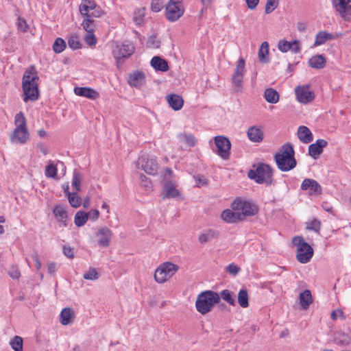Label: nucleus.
Returning <instances> with one entry per match:
<instances>
[{
  "label": "nucleus",
  "mask_w": 351,
  "mask_h": 351,
  "mask_svg": "<svg viewBox=\"0 0 351 351\" xmlns=\"http://www.w3.org/2000/svg\"><path fill=\"white\" fill-rule=\"evenodd\" d=\"M147 44L149 47L154 48L159 47L160 43L156 40V37H152L147 42Z\"/></svg>",
  "instance_id": "774afa93"
},
{
  "label": "nucleus",
  "mask_w": 351,
  "mask_h": 351,
  "mask_svg": "<svg viewBox=\"0 0 351 351\" xmlns=\"http://www.w3.org/2000/svg\"><path fill=\"white\" fill-rule=\"evenodd\" d=\"M74 93L76 95L84 97L90 99H96L99 97V93L89 87H75Z\"/></svg>",
  "instance_id": "5701e85b"
},
{
  "label": "nucleus",
  "mask_w": 351,
  "mask_h": 351,
  "mask_svg": "<svg viewBox=\"0 0 351 351\" xmlns=\"http://www.w3.org/2000/svg\"><path fill=\"white\" fill-rule=\"evenodd\" d=\"M134 52V47L131 43H123L118 45L114 50L113 54L116 59L128 58Z\"/></svg>",
  "instance_id": "6ab92c4d"
},
{
  "label": "nucleus",
  "mask_w": 351,
  "mask_h": 351,
  "mask_svg": "<svg viewBox=\"0 0 351 351\" xmlns=\"http://www.w3.org/2000/svg\"><path fill=\"white\" fill-rule=\"evenodd\" d=\"M150 64L156 71L165 72L169 69L167 61L159 56L153 57Z\"/></svg>",
  "instance_id": "7c9ffc66"
},
{
  "label": "nucleus",
  "mask_w": 351,
  "mask_h": 351,
  "mask_svg": "<svg viewBox=\"0 0 351 351\" xmlns=\"http://www.w3.org/2000/svg\"><path fill=\"white\" fill-rule=\"evenodd\" d=\"M247 137L254 143H260L263 140L264 133L258 126H251L247 130Z\"/></svg>",
  "instance_id": "393cba45"
},
{
  "label": "nucleus",
  "mask_w": 351,
  "mask_h": 351,
  "mask_svg": "<svg viewBox=\"0 0 351 351\" xmlns=\"http://www.w3.org/2000/svg\"><path fill=\"white\" fill-rule=\"evenodd\" d=\"M143 14L141 13V12L140 10H138V12H135L134 20L136 24L140 25L141 23V22L143 21Z\"/></svg>",
  "instance_id": "338daca9"
},
{
  "label": "nucleus",
  "mask_w": 351,
  "mask_h": 351,
  "mask_svg": "<svg viewBox=\"0 0 351 351\" xmlns=\"http://www.w3.org/2000/svg\"><path fill=\"white\" fill-rule=\"evenodd\" d=\"M57 168L52 163H50L46 167L45 176L48 178H56L57 176Z\"/></svg>",
  "instance_id": "3c124183"
},
{
  "label": "nucleus",
  "mask_w": 351,
  "mask_h": 351,
  "mask_svg": "<svg viewBox=\"0 0 351 351\" xmlns=\"http://www.w3.org/2000/svg\"><path fill=\"white\" fill-rule=\"evenodd\" d=\"M279 0H267L265 5V12L267 14L272 12L278 5Z\"/></svg>",
  "instance_id": "8fccbe9b"
},
{
  "label": "nucleus",
  "mask_w": 351,
  "mask_h": 351,
  "mask_svg": "<svg viewBox=\"0 0 351 351\" xmlns=\"http://www.w3.org/2000/svg\"><path fill=\"white\" fill-rule=\"evenodd\" d=\"M16 25H17L18 29L23 32H26L29 28V26H28L26 21L21 16L18 17Z\"/></svg>",
  "instance_id": "6e6d98bb"
},
{
  "label": "nucleus",
  "mask_w": 351,
  "mask_h": 351,
  "mask_svg": "<svg viewBox=\"0 0 351 351\" xmlns=\"http://www.w3.org/2000/svg\"><path fill=\"white\" fill-rule=\"evenodd\" d=\"M249 297L247 289H242L238 293V303L241 307H247L249 306Z\"/></svg>",
  "instance_id": "a19ab883"
},
{
  "label": "nucleus",
  "mask_w": 351,
  "mask_h": 351,
  "mask_svg": "<svg viewBox=\"0 0 351 351\" xmlns=\"http://www.w3.org/2000/svg\"><path fill=\"white\" fill-rule=\"evenodd\" d=\"M99 276L95 268H90L83 275V278L85 280H96L99 278Z\"/></svg>",
  "instance_id": "09e8293b"
},
{
  "label": "nucleus",
  "mask_w": 351,
  "mask_h": 351,
  "mask_svg": "<svg viewBox=\"0 0 351 351\" xmlns=\"http://www.w3.org/2000/svg\"><path fill=\"white\" fill-rule=\"evenodd\" d=\"M31 257L36 263V269L39 270L41 268L42 264L40 261V257H39L38 252L35 251L33 253H32Z\"/></svg>",
  "instance_id": "bf43d9fd"
},
{
  "label": "nucleus",
  "mask_w": 351,
  "mask_h": 351,
  "mask_svg": "<svg viewBox=\"0 0 351 351\" xmlns=\"http://www.w3.org/2000/svg\"><path fill=\"white\" fill-rule=\"evenodd\" d=\"M217 148L216 153L223 159H228L230 155L231 143L228 138L219 135L214 138Z\"/></svg>",
  "instance_id": "9d476101"
},
{
  "label": "nucleus",
  "mask_w": 351,
  "mask_h": 351,
  "mask_svg": "<svg viewBox=\"0 0 351 351\" xmlns=\"http://www.w3.org/2000/svg\"><path fill=\"white\" fill-rule=\"evenodd\" d=\"M330 316L333 320L337 319V317H341L342 319L344 318L343 313L341 308H337L336 310L332 311L331 312Z\"/></svg>",
  "instance_id": "680f3d73"
},
{
  "label": "nucleus",
  "mask_w": 351,
  "mask_h": 351,
  "mask_svg": "<svg viewBox=\"0 0 351 351\" xmlns=\"http://www.w3.org/2000/svg\"><path fill=\"white\" fill-rule=\"evenodd\" d=\"M8 274L13 279H19L21 276L20 271L15 267H12V269L8 272Z\"/></svg>",
  "instance_id": "0e129e2a"
},
{
  "label": "nucleus",
  "mask_w": 351,
  "mask_h": 351,
  "mask_svg": "<svg viewBox=\"0 0 351 351\" xmlns=\"http://www.w3.org/2000/svg\"><path fill=\"white\" fill-rule=\"evenodd\" d=\"M298 101L302 104H308L315 98V94L309 90V85L298 86L295 89Z\"/></svg>",
  "instance_id": "4468645a"
},
{
  "label": "nucleus",
  "mask_w": 351,
  "mask_h": 351,
  "mask_svg": "<svg viewBox=\"0 0 351 351\" xmlns=\"http://www.w3.org/2000/svg\"><path fill=\"white\" fill-rule=\"evenodd\" d=\"M306 228L319 233L321 228V221L317 219H313L312 220L306 222Z\"/></svg>",
  "instance_id": "49530a36"
},
{
  "label": "nucleus",
  "mask_w": 351,
  "mask_h": 351,
  "mask_svg": "<svg viewBox=\"0 0 351 351\" xmlns=\"http://www.w3.org/2000/svg\"><path fill=\"white\" fill-rule=\"evenodd\" d=\"M29 138L30 134L27 129L14 128L10 135L11 143L21 145L25 144L29 140Z\"/></svg>",
  "instance_id": "f3484780"
},
{
  "label": "nucleus",
  "mask_w": 351,
  "mask_h": 351,
  "mask_svg": "<svg viewBox=\"0 0 351 351\" xmlns=\"http://www.w3.org/2000/svg\"><path fill=\"white\" fill-rule=\"evenodd\" d=\"M221 219L225 222L229 223H237L241 221V219H240L239 212L230 209H226L222 212Z\"/></svg>",
  "instance_id": "c85d7f7f"
},
{
  "label": "nucleus",
  "mask_w": 351,
  "mask_h": 351,
  "mask_svg": "<svg viewBox=\"0 0 351 351\" xmlns=\"http://www.w3.org/2000/svg\"><path fill=\"white\" fill-rule=\"evenodd\" d=\"M232 210L238 211L240 215V219L244 220L246 217H251L258 213L257 206L248 201L241 199H235L231 205Z\"/></svg>",
  "instance_id": "423d86ee"
},
{
  "label": "nucleus",
  "mask_w": 351,
  "mask_h": 351,
  "mask_svg": "<svg viewBox=\"0 0 351 351\" xmlns=\"http://www.w3.org/2000/svg\"><path fill=\"white\" fill-rule=\"evenodd\" d=\"M294 156L295 151L292 145L289 143L284 144L274 155V160L278 168L285 172L294 169L297 165Z\"/></svg>",
  "instance_id": "f03ea898"
},
{
  "label": "nucleus",
  "mask_w": 351,
  "mask_h": 351,
  "mask_svg": "<svg viewBox=\"0 0 351 351\" xmlns=\"http://www.w3.org/2000/svg\"><path fill=\"white\" fill-rule=\"evenodd\" d=\"M300 188L302 191H307L310 195H319L322 193V186L313 179L305 178Z\"/></svg>",
  "instance_id": "dca6fc26"
},
{
  "label": "nucleus",
  "mask_w": 351,
  "mask_h": 351,
  "mask_svg": "<svg viewBox=\"0 0 351 351\" xmlns=\"http://www.w3.org/2000/svg\"><path fill=\"white\" fill-rule=\"evenodd\" d=\"M138 164L141 166V169L150 175L156 174L158 165L155 158L143 156L139 158Z\"/></svg>",
  "instance_id": "2eb2a0df"
},
{
  "label": "nucleus",
  "mask_w": 351,
  "mask_h": 351,
  "mask_svg": "<svg viewBox=\"0 0 351 351\" xmlns=\"http://www.w3.org/2000/svg\"><path fill=\"white\" fill-rule=\"evenodd\" d=\"M327 145L328 142L324 139L317 140L315 143L308 146V154L314 159H317L322 153L323 148L326 147Z\"/></svg>",
  "instance_id": "412c9836"
},
{
  "label": "nucleus",
  "mask_w": 351,
  "mask_h": 351,
  "mask_svg": "<svg viewBox=\"0 0 351 351\" xmlns=\"http://www.w3.org/2000/svg\"><path fill=\"white\" fill-rule=\"evenodd\" d=\"M139 179L141 181V185L146 190L149 191L152 189L151 181L143 173L140 174Z\"/></svg>",
  "instance_id": "603ef678"
},
{
  "label": "nucleus",
  "mask_w": 351,
  "mask_h": 351,
  "mask_svg": "<svg viewBox=\"0 0 351 351\" xmlns=\"http://www.w3.org/2000/svg\"><path fill=\"white\" fill-rule=\"evenodd\" d=\"M247 8L250 10H254L257 7L259 0H245Z\"/></svg>",
  "instance_id": "69168bd1"
},
{
  "label": "nucleus",
  "mask_w": 351,
  "mask_h": 351,
  "mask_svg": "<svg viewBox=\"0 0 351 351\" xmlns=\"http://www.w3.org/2000/svg\"><path fill=\"white\" fill-rule=\"evenodd\" d=\"M180 267L171 262L160 264L154 272V280L159 284H163L169 280L179 270Z\"/></svg>",
  "instance_id": "39448f33"
},
{
  "label": "nucleus",
  "mask_w": 351,
  "mask_h": 351,
  "mask_svg": "<svg viewBox=\"0 0 351 351\" xmlns=\"http://www.w3.org/2000/svg\"><path fill=\"white\" fill-rule=\"evenodd\" d=\"M166 98L168 104L173 110H179L182 108L184 100L180 95L170 94Z\"/></svg>",
  "instance_id": "cd10ccee"
},
{
  "label": "nucleus",
  "mask_w": 351,
  "mask_h": 351,
  "mask_svg": "<svg viewBox=\"0 0 351 351\" xmlns=\"http://www.w3.org/2000/svg\"><path fill=\"white\" fill-rule=\"evenodd\" d=\"M264 97L270 104H276L279 101V94L277 90L272 88H268L265 90Z\"/></svg>",
  "instance_id": "e433bc0d"
},
{
  "label": "nucleus",
  "mask_w": 351,
  "mask_h": 351,
  "mask_svg": "<svg viewBox=\"0 0 351 351\" xmlns=\"http://www.w3.org/2000/svg\"><path fill=\"white\" fill-rule=\"evenodd\" d=\"M68 45L70 48L73 49H77L81 47V43H80L77 36H71L68 40Z\"/></svg>",
  "instance_id": "5fc2aeb1"
},
{
  "label": "nucleus",
  "mask_w": 351,
  "mask_h": 351,
  "mask_svg": "<svg viewBox=\"0 0 351 351\" xmlns=\"http://www.w3.org/2000/svg\"><path fill=\"white\" fill-rule=\"evenodd\" d=\"M292 244L297 249L296 258L301 263H308L313 255L312 247L307 243L301 236H295L292 239Z\"/></svg>",
  "instance_id": "20e7f679"
},
{
  "label": "nucleus",
  "mask_w": 351,
  "mask_h": 351,
  "mask_svg": "<svg viewBox=\"0 0 351 351\" xmlns=\"http://www.w3.org/2000/svg\"><path fill=\"white\" fill-rule=\"evenodd\" d=\"M219 303L218 293L210 290L201 292L197 298L195 307H214Z\"/></svg>",
  "instance_id": "1a4fd4ad"
},
{
  "label": "nucleus",
  "mask_w": 351,
  "mask_h": 351,
  "mask_svg": "<svg viewBox=\"0 0 351 351\" xmlns=\"http://www.w3.org/2000/svg\"><path fill=\"white\" fill-rule=\"evenodd\" d=\"M145 82V75L142 71H135L130 74L128 78V83L130 86L134 87H139Z\"/></svg>",
  "instance_id": "c756f323"
},
{
  "label": "nucleus",
  "mask_w": 351,
  "mask_h": 351,
  "mask_svg": "<svg viewBox=\"0 0 351 351\" xmlns=\"http://www.w3.org/2000/svg\"><path fill=\"white\" fill-rule=\"evenodd\" d=\"M88 219V214L84 211L79 210L75 215L74 222L77 227H82L86 223Z\"/></svg>",
  "instance_id": "ea45409f"
},
{
  "label": "nucleus",
  "mask_w": 351,
  "mask_h": 351,
  "mask_svg": "<svg viewBox=\"0 0 351 351\" xmlns=\"http://www.w3.org/2000/svg\"><path fill=\"white\" fill-rule=\"evenodd\" d=\"M14 125L15 128L19 129H27V120L22 112H19L14 117Z\"/></svg>",
  "instance_id": "58836bf2"
},
{
  "label": "nucleus",
  "mask_w": 351,
  "mask_h": 351,
  "mask_svg": "<svg viewBox=\"0 0 351 351\" xmlns=\"http://www.w3.org/2000/svg\"><path fill=\"white\" fill-rule=\"evenodd\" d=\"M80 12L84 16L93 19L101 17L104 11L93 0H82L80 5Z\"/></svg>",
  "instance_id": "6e6552de"
},
{
  "label": "nucleus",
  "mask_w": 351,
  "mask_h": 351,
  "mask_svg": "<svg viewBox=\"0 0 351 351\" xmlns=\"http://www.w3.org/2000/svg\"><path fill=\"white\" fill-rule=\"evenodd\" d=\"M332 4L345 21H351V0H332Z\"/></svg>",
  "instance_id": "9b49d317"
},
{
  "label": "nucleus",
  "mask_w": 351,
  "mask_h": 351,
  "mask_svg": "<svg viewBox=\"0 0 351 351\" xmlns=\"http://www.w3.org/2000/svg\"><path fill=\"white\" fill-rule=\"evenodd\" d=\"M248 177L254 180L258 184H265L270 186L273 183V171L269 165L261 163L254 170L248 172Z\"/></svg>",
  "instance_id": "7ed1b4c3"
},
{
  "label": "nucleus",
  "mask_w": 351,
  "mask_h": 351,
  "mask_svg": "<svg viewBox=\"0 0 351 351\" xmlns=\"http://www.w3.org/2000/svg\"><path fill=\"white\" fill-rule=\"evenodd\" d=\"M336 36L326 31H320L316 36L313 46H319L325 44L328 40H334Z\"/></svg>",
  "instance_id": "473e14b6"
},
{
  "label": "nucleus",
  "mask_w": 351,
  "mask_h": 351,
  "mask_svg": "<svg viewBox=\"0 0 351 351\" xmlns=\"http://www.w3.org/2000/svg\"><path fill=\"white\" fill-rule=\"evenodd\" d=\"M245 62L243 58H240L234 69V73L232 75L231 81L232 88L236 93H241L243 88V78L245 74Z\"/></svg>",
  "instance_id": "0eeeda50"
},
{
  "label": "nucleus",
  "mask_w": 351,
  "mask_h": 351,
  "mask_svg": "<svg viewBox=\"0 0 351 351\" xmlns=\"http://www.w3.org/2000/svg\"><path fill=\"white\" fill-rule=\"evenodd\" d=\"M299 298L302 307L308 306L313 302L311 293L308 289L300 293Z\"/></svg>",
  "instance_id": "4c0bfd02"
},
{
  "label": "nucleus",
  "mask_w": 351,
  "mask_h": 351,
  "mask_svg": "<svg viewBox=\"0 0 351 351\" xmlns=\"http://www.w3.org/2000/svg\"><path fill=\"white\" fill-rule=\"evenodd\" d=\"M112 236V231L107 227H102L99 228L96 233L97 242L101 247L109 246Z\"/></svg>",
  "instance_id": "aec40b11"
},
{
  "label": "nucleus",
  "mask_w": 351,
  "mask_h": 351,
  "mask_svg": "<svg viewBox=\"0 0 351 351\" xmlns=\"http://www.w3.org/2000/svg\"><path fill=\"white\" fill-rule=\"evenodd\" d=\"M184 12L183 5H173L167 3L165 8V16L167 19L170 22L177 21Z\"/></svg>",
  "instance_id": "ddd939ff"
},
{
  "label": "nucleus",
  "mask_w": 351,
  "mask_h": 351,
  "mask_svg": "<svg viewBox=\"0 0 351 351\" xmlns=\"http://www.w3.org/2000/svg\"><path fill=\"white\" fill-rule=\"evenodd\" d=\"M162 8V3L160 0H152L151 3V9L155 12H160Z\"/></svg>",
  "instance_id": "4d7b16f0"
},
{
  "label": "nucleus",
  "mask_w": 351,
  "mask_h": 351,
  "mask_svg": "<svg viewBox=\"0 0 351 351\" xmlns=\"http://www.w3.org/2000/svg\"><path fill=\"white\" fill-rule=\"evenodd\" d=\"M163 198H175L179 197L180 191L176 188L173 183L167 181L163 186Z\"/></svg>",
  "instance_id": "a878e982"
},
{
  "label": "nucleus",
  "mask_w": 351,
  "mask_h": 351,
  "mask_svg": "<svg viewBox=\"0 0 351 351\" xmlns=\"http://www.w3.org/2000/svg\"><path fill=\"white\" fill-rule=\"evenodd\" d=\"M76 313L73 308H62L60 314V322L64 325H69L73 323Z\"/></svg>",
  "instance_id": "b1692460"
},
{
  "label": "nucleus",
  "mask_w": 351,
  "mask_h": 351,
  "mask_svg": "<svg viewBox=\"0 0 351 351\" xmlns=\"http://www.w3.org/2000/svg\"><path fill=\"white\" fill-rule=\"evenodd\" d=\"M178 138L180 141L184 142L189 147H194L196 144L195 136L191 134H180Z\"/></svg>",
  "instance_id": "79ce46f5"
},
{
  "label": "nucleus",
  "mask_w": 351,
  "mask_h": 351,
  "mask_svg": "<svg viewBox=\"0 0 351 351\" xmlns=\"http://www.w3.org/2000/svg\"><path fill=\"white\" fill-rule=\"evenodd\" d=\"M219 301L222 299L224 302H226L230 306H234L235 301V295L234 293L228 289H224L221 291L219 293Z\"/></svg>",
  "instance_id": "c9c22d12"
},
{
  "label": "nucleus",
  "mask_w": 351,
  "mask_h": 351,
  "mask_svg": "<svg viewBox=\"0 0 351 351\" xmlns=\"http://www.w3.org/2000/svg\"><path fill=\"white\" fill-rule=\"evenodd\" d=\"M37 72L34 66L25 71L22 79V88L24 93L23 101H36L39 97Z\"/></svg>",
  "instance_id": "f257e3e1"
},
{
  "label": "nucleus",
  "mask_w": 351,
  "mask_h": 351,
  "mask_svg": "<svg viewBox=\"0 0 351 351\" xmlns=\"http://www.w3.org/2000/svg\"><path fill=\"white\" fill-rule=\"evenodd\" d=\"M297 134L299 140L304 143H309L313 140V135L306 126H300L298 129Z\"/></svg>",
  "instance_id": "bb28decb"
},
{
  "label": "nucleus",
  "mask_w": 351,
  "mask_h": 351,
  "mask_svg": "<svg viewBox=\"0 0 351 351\" xmlns=\"http://www.w3.org/2000/svg\"><path fill=\"white\" fill-rule=\"evenodd\" d=\"M269 43L267 41L263 42L258 52V58L261 62L267 63L269 61Z\"/></svg>",
  "instance_id": "f704fd0d"
},
{
  "label": "nucleus",
  "mask_w": 351,
  "mask_h": 351,
  "mask_svg": "<svg viewBox=\"0 0 351 351\" xmlns=\"http://www.w3.org/2000/svg\"><path fill=\"white\" fill-rule=\"evenodd\" d=\"M218 236V232L212 229H207L204 230L198 237V241L201 244H205L211 241Z\"/></svg>",
  "instance_id": "72a5a7b5"
},
{
  "label": "nucleus",
  "mask_w": 351,
  "mask_h": 351,
  "mask_svg": "<svg viewBox=\"0 0 351 351\" xmlns=\"http://www.w3.org/2000/svg\"><path fill=\"white\" fill-rule=\"evenodd\" d=\"M81 181L82 176L80 173L76 170H74L71 184L73 188L75 189L77 191H81Z\"/></svg>",
  "instance_id": "de8ad7c7"
},
{
  "label": "nucleus",
  "mask_w": 351,
  "mask_h": 351,
  "mask_svg": "<svg viewBox=\"0 0 351 351\" xmlns=\"http://www.w3.org/2000/svg\"><path fill=\"white\" fill-rule=\"evenodd\" d=\"M86 214H88V219L90 218L93 221L97 219L99 216V212L97 209L91 210Z\"/></svg>",
  "instance_id": "e2e57ef3"
},
{
  "label": "nucleus",
  "mask_w": 351,
  "mask_h": 351,
  "mask_svg": "<svg viewBox=\"0 0 351 351\" xmlns=\"http://www.w3.org/2000/svg\"><path fill=\"white\" fill-rule=\"evenodd\" d=\"M70 205L73 208H78L82 204V198L76 192H72L67 196Z\"/></svg>",
  "instance_id": "37998d69"
},
{
  "label": "nucleus",
  "mask_w": 351,
  "mask_h": 351,
  "mask_svg": "<svg viewBox=\"0 0 351 351\" xmlns=\"http://www.w3.org/2000/svg\"><path fill=\"white\" fill-rule=\"evenodd\" d=\"M23 338L19 336H15L11 339L10 344L14 351H23Z\"/></svg>",
  "instance_id": "c03bdc74"
},
{
  "label": "nucleus",
  "mask_w": 351,
  "mask_h": 351,
  "mask_svg": "<svg viewBox=\"0 0 351 351\" xmlns=\"http://www.w3.org/2000/svg\"><path fill=\"white\" fill-rule=\"evenodd\" d=\"M308 65L316 69H323L326 64V59L323 55H315L308 60Z\"/></svg>",
  "instance_id": "2f4dec72"
},
{
  "label": "nucleus",
  "mask_w": 351,
  "mask_h": 351,
  "mask_svg": "<svg viewBox=\"0 0 351 351\" xmlns=\"http://www.w3.org/2000/svg\"><path fill=\"white\" fill-rule=\"evenodd\" d=\"M63 253L67 258H69L70 259H72L74 258L73 248L70 246L64 245L63 246Z\"/></svg>",
  "instance_id": "13d9d810"
},
{
  "label": "nucleus",
  "mask_w": 351,
  "mask_h": 351,
  "mask_svg": "<svg viewBox=\"0 0 351 351\" xmlns=\"http://www.w3.org/2000/svg\"><path fill=\"white\" fill-rule=\"evenodd\" d=\"M66 48V43L61 38H57L53 45V50L56 53L62 52Z\"/></svg>",
  "instance_id": "a18cd8bd"
},
{
  "label": "nucleus",
  "mask_w": 351,
  "mask_h": 351,
  "mask_svg": "<svg viewBox=\"0 0 351 351\" xmlns=\"http://www.w3.org/2000/svg\"><path fill=\"white\" fill-rule=\"evenodd\" d=\"M82 26L86 31V34L84 36V40L86 43L89 46H95L97 44V39L94 33L95 28L94 19H90L89 18L84 17Z\"/></svg>",
  "instance_id": "f8f14e48"
},
{
  "label": "nucleus",
  "mask_w": 351,
  "mask_h": 351,
  "mask_svg": "<svg viewBox=\"0 0 351 351\" xmlns=\"http://www.w3.org/2000/svg\"><path fill=\"white\" fill-rule=\"evenodd\" d=\"M194 178L197 184V186L206 185L208 183L207 179L204 176H195Z\"/></svg>",
  "instance_id": "052dcab7"
},
{
  "label": "nucleus",
  "mask_w": 351,
  "mask_h": 351,
  "mask_svg": "<svg viewBox=\"0 0 351 351\" xmlns=\"http://www.w3.org/2000/svg\"><path fill=\"white\" fill-rule=\"evenodd\" d=\"M53 214L59 222L60 227L67 226V212L62 205H57L53 209Z\"/></svg>",
  "instance_id": "4be33fe9"
},
{
  "label": "nucleus",
  "mask_w": 351,
  "mask_h": 351,
  "mask_svg": "<svg viewBox=\"0 0 351 351\" xmlns=\"http://www.w3.org/2000/svg\"><path fill=\"white\" fill-rule=\"evenodd\" d=\"M278 49L282 53L291 51L294 53H298L301 51L300 42L298 40L293 41H287L286 40H280L278 43Z\"/></svg>",
  "instance_id": "a211bd4d"
},
{
  "label": "nucleus",
  "mask_w": 351,
  "mask_h": 351,
  "mask_svg": "<svg viewBox=\"0 0 351 351\" xmlns=\"http://www.w3.org/2000/svg\"><path fill=\"white\" fill-rule=\"evenodd\" d=\"M226 272H228V274L235 276H237L239 272L241 271V269L239 266H237L236 264H234V263H232L230 264H229L226 268Z\"/></svg>",
  "instance_id": "864d4df0"
}]
</instances>
